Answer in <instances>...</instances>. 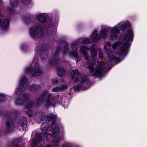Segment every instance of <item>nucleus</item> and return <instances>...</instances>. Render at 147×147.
Wrapping results in <instances>:
<instances>
[{"instance_id":"34","label":"nucleus","mask_w":147,"mask_h":147,"mask_svg":"<svg viewBox=\"0 0 147 147\" xmlns=\"http://www.w3.org/2000/svg\"><path fill=\"white\" fill-rule=\"evenodd\" d=\"M77 45H78L76 42H73L72 44V49L75 50H77L78 48V47H77Z\"/></svg>"},{"instance_id":"9","label":"nucleus","mask_w":147,"mask_h":147,"mask_svg":"<svg viewBox=\"0 0 147 147\" xmlns=\"http://www.w3.org/2000/svg\"><path fill=\"white\" fill-rule=\"evenodd\" d=\"M124 40L127 41H132L133 39V33L132 30L131 29H128L126 33L123 34Z\"/></svg>"},{"instance_id":"13","label":"nucleus","mask_w":147,"mask_h":147,"mask_svg":"<svg viewBox=\"0 0 147 147\" xmlns=\"http://www.w3.org/2000/svg\"><path fill=\"white\" fill-rule=\"evenodd\" d=\"M36 135L38 138V141L36 140V138H34L32 140L31 147H35L37 146L38 142L40 143V142L42 140V138L40 133L38 132V133H36Z\"/></svg>"},{"instance_id":"36","label":"nucleus","mask_w":147,"mask_h":147,"mask_svg":"<svg viewBox=\"0 0 147 147\" xmlns=\"http://www.w3.org/2000/svg\"><path fill=\"white\" fill-rule=\"evenodd\" d=\"M28 115L30 117L32 115V111L30 109H28L26 111Z\"/></svg>"},{"instance_id":"43","label":"nucleus","mask_w":147,"mask_h":147,"mask_svg":"<svg viewBox=\"0 0 147 147\" xmlns=\"http://www.w3.org/2000/svg\"><path fill=\"white\" fill-rule=\"evenodd\" d=\"M22 100V98H19L17 100V101H21Z\"/></svg>"},{"instance_id":"11","label":"nucleus","mask_w":147,"mask_h":147,"mask_svg":"<svg viewBox=\"0 0 147 147\" xmlns=\"http://www.w3.org/2000/svg\"><path fill=\"white\" fill-rule=\"evenodd\" d=\"M61 49L59 47H58L56 50L54 55L53 56L50 62L53 64L56 63H57L59 60V59L58 57L59 53Z\"/></svg>"},{"instance_id":"20","label":"nucleus","mask_w":147,"mask_h":147,"mask_svg":"<svg viewBox=\"0 0 147 147\" xmlns=\"http://www.w3.org/2000/svg\"><path fill=\"white\" fill-rule=\"evenodd\" d=\"M37 19L40 21V23L44 22L46 20V17L42 14H40L37 17Z\"/></svg>"},{"instance_id":"44","label":"nucleus","mask_w":147,"mask_h":147,"mask_svg":"<svg viewBox=\"0 0 147 147\" xmlns=\"http://www.w3.org/2000/svg\"><path fill=\"white\" fill-rule=\"evenodd\" d=\"M1 0H0V4L1 3Z\"/></svg>"},{"instance_id":"47","label":"nucleus","mask_w":147,"mask_h":147,"mask_svg":"<svg viewBox=\"0 0 147 147\" xmlns=\"http://www.w3.org/2000/svg\"><path fill=\"white\" fill-rule=\"evenodd\" d=\"M50 29H51V28H49V30H50Z\"/></svg>"},{"instance_id":"24","label":"nucleus","mask_w":147,"mask_h":147,"mask_svg":"<svg viewBox=\"0 0 147 147\" xmlns=\"http://www.w3.org/2000/svg\"><path fill=\"white\" fill-rule=\"evenodd\" d=\"M9 96L0 93V101L8 100Z\"/></svg>"},{"instance_id":"42","label":"nucleus","mask_w":147,"mask_h":147,"mask_svg":"<svg viewBox=\"0 0 147 147\" xmlns=\"http://www.w3.org/2000/svg\"><path fill=\"white\" fill-rule=\"evenodd\" d=\"M22 139H23V138L22 137H21L20 138L16 139V141L17 142H18V141H19L21 140Z\"/></svg>"},{"instance_id":"3","label":"nucleus","mask_w":147,"mask_h":147,"mask_svg":"<svg viewBox=\"0 0 147 147\" xmlns=\"http://www.w3.org/2000/svg\"><path fill=\"white\" fill-rule=\"evenodd\" d=\"M45 30L43 24L41 23L37 22L34 27L30 29V33L32 36L34 38L37 37L41 38L44 36Z\"/></svg>"},{"instance_id":"8","label":"nucleus","mask_w":147,"mask_h":147,"mask_svg":"<svg viewBox=\"0 0 147 147\" xmlns=\"http://www.w3.org/2000/svg\"><path fill=\"white\" fill-rule=\"evenodd\" d=\"M53 98L52 95L49 94L47 91H44L39 96L37 101H50Z\"/></svg>"},{"instance_id":"45","label":"nucleus","mask_w":147,"mask_h":147,"mask_svg":"<svg viewBox=\"0 0 147 147\" xmlns=\"http://www.w3.org/2000/svg\"><path fill=\"white\" fill-rule=\"evenodd\" d=\"M17 147H19L18 146H17ZM21 147H24L23 146H21Z\"/></svg>"},{"instance_id":"19","label":"nucleus","mask_w":147,"mask_h":147,"mask_svg":"<svg viewBox=\"0 0 147 147\" xmlns=\"http://www.w3.org/2000/svg\"><path fill=\"white\" fill-rule=\"evenodd\" d=\"M57 117L56 115H53L52 113L50 114L46 117V120L47 121H50L51 119H55Z\"/></svg>"},{"instance_id":"7","label":"nucleus","mask_w":147,"mask_h":147,"mask_svg":"<svg viewBox=\"0 0 147 147\" xmlns=\"http://www.w3.org/2000/svg\"><path fill=\"white\" fill-rule=\"evenodd\" d=\"M26 80V76H23L20 82V85L16 92V94L18 95H21L23 91L27 88Z\"/></svg>"},{"instance_id":"41","label":"nucleus","mask_w":147,"mask_h":147,"mask_svg":"<svg viewBox=\"0 0 147 147\" xmlns=\"http://www.w3.org/2000/svg\"><path fill=\"white\" fill-rule=\"evenodd\" d=\"M19 102H15V105H22L23 104H19Z\"/></svg>"},{"instance_id":"28","label":"nucleus","mask_w":147,"mask_h":147,"mask_svg":"<svg viewBox=\"0 0 147 147\" xmlns=\"http://www.w3.org/2000/svg\"><path fill=\"white\" fill-rule=\"evenodd\" d=\"M97 56V51L95 49H92L91 51V57L94 59Z\"/></svg>"},{"instance_id":"4","label":"nucleus","mask_w":147,"mask_h":147,"mask_svg":"<svg viewBox=\"0 0 147 147\" xmlns=\"http://www.w3.org/2000/svg\"><path fill=\"white\" fill-rule=\"evenodd\" d=\"M26 74L32 77L40 76L42 74L41 69L37 62H32L30 67L26 70Z\"/></svg>"},{"instance_id":"33","label":"nucleus","mask_w":147,"mask_h":147,"mask_svg":"<svg viewBox=\"0 0 147 147\" xmlns=\"http://www.w3.org/2000/svg\"><path fill=\"white\" fill-rule=\"evenodd\" d=\"M82 41L84 43H89L90 44L91 42V40L88 38H85L82 39Z\"/></svg>"},{"instance_id":"15","label":"nucleus","mask_w":147,"mask_h":147,"mask_svg":"<svg viewBox=\"0 0 147 147\" xmlns=\"http://www.w3.org/2000/svg\"><path fill=\"white\" fill-rule=\"evenodd\" d=\"M27 123L26 119L23 117L21 118L19 121V123L21 126L23 130L26 129L27 127Z\"/></svg>"},{"instance_id":"5","label":"nucleus","mask_w":147,"mask_h":147,"mask_svg":"<svg viewBox=\"0 0 147 147\" xmlns=\"http://www.w3.org/2000/svg\"><path fill=\"white\" fill-rule=\"evenodd\" d=\"M130 45V44L128 42H122L120 41H118L115 42L112 45L113 48L115 49L118 47H119V51L121 54H126L128 52V48Z\"/></svg>"},{"instance_id":"38","label":"nucleus","mask_w":147,"mask_h":147,"mask_svg":"<svg viewBox=\"0 0 147 147\" xmlns=\"http://www.w3.org/2000/svg\"><path fill=\"white\" fill-rule=\"evenodd\" d=\"M98 57L100 58H102L103 56V54L101 50H99L98 52Z\"/></svg>"},{"instance_id":"39","label":"nucleus","mask_w":147,"mask_h":147,"mask_svg":"<svg viewBox=\"0 0 147 147\" xmlns=\"http://www.w3.org/2000/svg\"><path fill=\"white\" fill-rule=\"evenodd\" d=\"M52 82L54 84H56L58 83L57 80V78L52 80Z\"/></svg>"},{"instance_id":"27","label":"nucleus","mask_w":147,"mask_h":147,"mask_svg":"<svg viewBox=\"0 0 147 147\" xmlns=\"http://www.w3.org/2000/svg\"><path fill=\"white\" fill-rule=\"evenodd\" d=\"M23 98L25 100H29L31 98V95L28 93H25L23 94Z\"/></svg>"},{"instance_id":"26","label":"nucleus","mask_w":147,"mask_h":147,"mask_svg":"<svg viewBox=\"0 0 147 147\" xmlns=\"http://www.w3.org/2000/svg\"><path fill=\"white\" fill-rule=\"evenodd\" d=\"M71 54L75 58L76 61L78 62L80 61V59L79 58L78 56V54L76 51H72L71 52Z\"/></svg>"},{"instance_id":"30","label":"nucleus","mask_w":147,"mask_h":147,"mask_svg":"<svg viewBox=\"0 0 147 147\" xmlns=\"http://www.w3.org/2000/svg\"><path fill=\"white\" fill-rule=\"evenodd\" d=\"M127 24H125L123 25H121L120 27L119 28L120 30L124 31L127 30Z\"/></svg>"},{"instance_id":"37","label":"nucleus","mask_w":147,"mask_h":147,"mask_svg":"<svg viewBox=\"0 0 147 147\" xmlns=\"http://www.w3.org/2000/svg\"><path fill=\"white\" fill-rule=\"evenodd\" d=\"M30 0H21L22 3L24 4L27 5L29 4Z\"/></svg>"},{"instance_id":"14","label":"nucleus","mask_w":147,"mask_h":147,"mask_svg":"<svg viewBox=\"0 0 147 147\" xmlns=\"http://www.w3.org/2000/svg\"><path fill=\"white\" fill-rule=\"evenodd\" d=\"M88 49V48L85 46H82L80 48V50L81 52L83 54V56L87 60L89 59L90 57L87 53V51Z\"/></svg>"},{"instance_id":"23","label":"nucleus","mask_w":147,"mask_h":147,"mask_svg":"<svg viewBox=\"0 0 147 147\" xmlns=\"http://www.w3.org/2000/svg\"><path fill=\"white\" fill-rule=\"evenodd\" d=\"M52 136L55 137L57 136L59 133V128L58 127H57L55 129L52 130Z\"/></svg>"},{"instance_id":"31","label":"nucleus","mask_w":147,"mask_h":147,"mask_svg":"<svg viewBox=\"0 0 147 147\" xmlns=\"http://www.w3.org/2000/svg\"><path fill=\"white\" fill-rule=\"evenodd\" d=\"M24 104H26V108H30L32 107V102H24Z\"/></svg>"},{"instance_id":"2","label":"nucleus","mask_w":147,"mask_h":147,"mask_svg":"<svg viewBox=\"0 0 147 147\" xmlns=\"http://www.w3.org/2000/svg\"><path fill=\"white\" fill-rule=\"evenodd\" d=\"M107 63L105 64L102 62H98L97 63V67L95 70L94 67V63H91L88 65V69L91 73L93 72L92 74V76H95L96 77H99L102 75V72L105 71V69L108 68Z\"/></svg>"},{"instance_id":"29","label":"nucleus","mask_w":147,"mask_h":147,"mask_svg":"<svg viewBox=\"0 0 147 147\" xmlns=\"http://www.w3.org/2000/svg\"><path fill=\"white\" fill-rule=\"evenodd\" d=\"M61 42V43H63V42H64L66 44L65 45L64 47V50H63V52L64 53H65L69 49V45L67 43H66V42L64 41H63L62 40H61L60 41Z\"/></svg>"},{"instance_id":"6","label":"nucleus","mask_w":147,"mask_h":147,"mask_svg":"<svg viewBox=\"0 0 147 147\" xmlns=\"http://www.w3.org/2000/svg\"><path fill=\"white\" fill-rule=\"evenodd\" d=\"M108 30L106 28L103 29L100 31V33L98 35V32L94 31L92 34L91 36L92 40L94 42H98L102 38H104L107 36V33Z\"/></svg>"},{"instance_id":"21","label":"nucleus","mask_w":147,"mask_h":147,"mask_svg":"<svg viewBox=\"0 0 147 147\" xmlns=\"http://www.w3.org/2000/svg\"><path fill=\"white\" fill-rule=\"evenodd\" d=\"M5 126L8 131H10L12 129L13 125L11 121H8L6 123Z\"/></svg>"},{"instance_id":"16","label":"nucleus","mask_w":147,"mask_h":147,"mask_svg":"<svg viewBox=\"0 0 147 147\" xmlns=\"http://www.w3.org/2000/svg\"><path fill=\"white\" fill-rule=\"evenodd\" d=\"M67 86L66 85L64 84L62 86L57 87L53 88L52 91L54 92H59L60 91L66 90L67 88Z\"/></svg>"},{"instance_id":"25","label":"nucleus","mask_w":147,"mask_h":147,"mask_svg":"<svg viewBox=\"0 0 147 147\" xmlns=\"http://www.w3.org/2000/svg\"><path fill=\"white\" fill-rule=\"evenodd\" d=\"M11 6L13 7H16L18 5V0H10Z\"/></svg>"},{"instance_id":"17","label":"nucleus","mask_w":147,"mask_h":147,"mask_svg":"<svg viewBox=\"0 0 147 147\" xmlns=\"http://www.w3.org/2000/svg\"><path fill=\"white\" fill-rule=\"evenodd\" d=\"M66 74V70L64 68H59L58 69L57 74L60 77L65 76Z\"/></svg>"},{"instance_id":"18","label":"nucleus","mask_w":147,"mask_h":147,"mask_svg":"<svg viewBox=\"0 0 147 147\" xmlns=\"http://www.w3.org/2000/svg\"><path fill=\"white\" fill-rule=\"evenodd\" d=\"M47 124L46 122L42 123L40 127L42 133L44 134L47 135V128L46 126H47Z\"/></svg>"},{"instance_id":"22","label":"nucleus","mask_w":147,"mask_h":147,"mask_svg":"<svg viewBox=\"0 0 147 147\" xmlns=\"http://www.w3.org/2000/svg\"><path fill=\"white\" fill-rule=\"evenodd\" d=\"M30 90L33 92H35L40 89V86L38 85H33L29 87Z\"/></svg>"},{"instance_id":"1","label":"nucleus","mask_w":147,"mask_h":147,"mask_svg":"<svg viewBox=\"0 0 147 147\" xmlns=\"http://www.w3.org/2000/svg\"><path fill=\"white\" fill-rule=\"evenodd\" d=\"M71 80L74 82H79L78 84L74 87L75 90L80 89H87L89 88L90 83L88 82V76L85 75H81L78 72V70H73L71 73Z\"/></svg>"},{"instance_id":"12","label":"nucleus","mask_w":147,"mask_h":147,"mask_svg":"<svg viewBox=\"0 0 147 147\" xmlns=\"http://www.w3.org/2000/svg\"><path fill=\"white\" fill-rule=\"evenodd\" d=\"M105 48L106 51L107 53V55L109 58L110 59H113L115 62L117 63L121 61L120 58L114 56L112 52L110 50L106 49L105 47Z\"/></svg>"},{"instance_id":"48","label":"nucleus","mask_w":147,"mask_h":147,"mask_svg":"<svg viewBox=\"0 0 147 147\" xmlns=\"http://www.w3.org/2000/svg\"><path fill=\"white\" fill-rule=\"evenodd\" d=\"M48 102V103H49V102H50L48 101V102Z\"/></svg>"},{"instance_id":"40","label":"nucleus","mask_w":147,"mask_h":147,"mask_svg":"<svg viewBox=\"0 0 147 147\" xmlns=\"http://www.w3.org/2000/svg\"><path fill=\"white\" fill-rule=\"evenodd\" d=\"M22 50L26 51L27 50V47L26 45H23L22 46Z\"/></svg>"},{"instance_id":"46","label":"nucleus","mask_w":147,"mask_h":147,"mask_svg":"<svg viewBox=\"0 0 147 147\" xmlns=\"http://www.w3.org/2000/svg\"><path fill=\"white\" fill-rule=\"evenodd\" d=\"M56 142V141H53V143H54V142Z\"/></svg>"},{"instance_id":"32","label":"nucleus","mask_w":147,"mask_h":147,"mask_svg":"<svg viewBox=\"0 0 147 147\" xmlns=\"http://www.w3.org/2000/svg\"><path fill=\"white\" fill-rule=\"evenodd\" d=\"M111 31L112 34H117L119 32V30L115 28L112 29Z\"/></svg>"},{"instance_id":"49","label":"nucleus","mask_w":147,"mask_h":147,"mask_svg":"<svg viewBox=\"0 0 147 147\" xmlns=\"http://www.w3.org/2000/svg\"><path fill=\"white\" fill-rule=\"evenodd\" d=\"M9 147H11V146H9Z\"/></svg>"},{"instance_id":"10","label":"nucleus","mask_w":147,"mask_h":147,"mask_svg":"<svg viewBox=\"0 0 147 147\" xmlns=\"http://www.w3.org/2000/svg\"><path fill=\"white\" fill-rule=\"evenodd\" d=\"M38 52L42 61L44 62L47 58V54L46 50L43 47H41L40 48Z\"/></svg>"},{"instance_id":"35","label":"nucleus","mask_w":147,"mask_h":147,"mask_svg":"<svg viewBox=\"0 0 147 147\" xmlns=\"http://www.w3.org/2000/svg\"><path fill=\"white\" fill-rule=\"evenodd\" d=\"M117 34H112L111 36V38L112 40H115L117 39Z\"/></svg>"}]
</instances>
